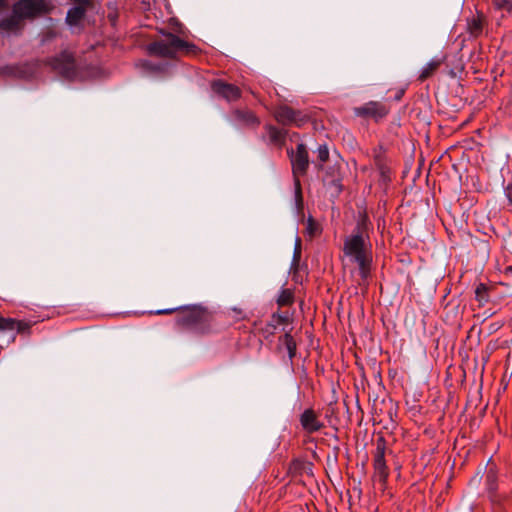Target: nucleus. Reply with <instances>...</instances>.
<instances>
[{"instance_id":"nucleus-1","label":"nucleus","mask_w":512,"mask_h":512,"mask_svg":"<svg viewBox=\"0 0 512 512\" xmlns=\"http://www.w3.org/2000/svg\"><path fill=\"white\" fill-rule=\"evenodd\" d=\"M174 312H178L175 323L180 328L197 335H207L217 330L216 313L202 304L161 309L156 314L168 315Z\"/></svg>"},{"instance_id":"nucleus-2","label":"nucleus","mask_w":512,"mask_h":512,"mask_svg":"<svg viewBox=\"0 0 512 512\" xmlns=\"http://www.w3.org/2000/svg\"><path fill=\"white\" fill-rule=\"evenodd\" d=\"M343 252L358 265L359 275L365 281L370 275L372 250L364 221L358 223L352 234L345 238Z\"/></svg>"},{"instance_id":"nucleus-3","label":"nucleus","mask_w":512,"mask_h":512,"mask_svg":"<svg viewBox=\"0 0 512 512\" xmlns=\"http://www.w3.org/2000/svg\"><path fill=\"white\" fill-rule=\"evenodd\" d=\"M164 36V39L149 44L148 52L151 55L174 59L178 53L191 56L200 51L195 44L186 42L173 33H166Z\"/></svg>"},{"instance_id":"nucleus-4","label":"nucleus","mask_w":512,"mask_h":512,"mask_svg":"<svg viewBox=\"0 0 512 512\" xmlns=\"http://www.w3.org/2000/svg\"><path fill=\"white\" fill-rule=\"evenodd\" d=\"M376 448L373 453L374 480L384 485L389 476V469L385 461V453L387 448L386 440L383 436L376 439Z\"/></svg>"},{"instance_id":"nucleus-5","label":"nucleus","mask_w":512,"mask_h":512,"mask_svg":"<svg viewBox=\"0 0 512 512\" xmlns=\"http://www.w3.org/2000/svg\"><path fill=\"white\" fill-rule=\"evenodd\" d=\"M275 120L282 125L303 126L308 122L309 118L299 110H294L287 105H280L274 110Z\"/></svg>"},{"instance_id":"nucleus-6","label":"nucleus","mask_w":512,"mask_h":512,"mask_svg":"<svg viewBox=\"0 0 512 512\" xmlns=\"http://www.w3.org/2000/svg\"><path fill=\"white\" fill-rule=\"evenodd\" d=\"M292 164L293 177L304 176L309 167V156L306 145L299 143L296 146V151L293 149L287 151Z\"/></svg>"},{"instance_id":"nucleus-7","label":"nucleus","mask_w":512,"mask_h":512,"mask_svg":"<svg viewBox=\"0 0 512 512\" xmlns=\"http://www.w3.org/2000/svg\"><path fill=\"white\" fill-rule=\"evenodd\" d=\"M229 121L238 128L257 129L261 124L259 117L249 109H233Z\"/></svg>"},{"instance_id":"nucleus-8","label":"nucleus","mask_w":512,"mask_h":512,"mask_svg":"<svg viewBox=\"0 0 512 512\" xmlns=\"http://www.w3.org/2000/svg\"><path fill=\"white\" fill-rule=\"evenodd\" d=\"M44 8L43 0H19L14 3L12 11L20 20L31 18L40 13Z\"/></svg>"},{"instance_id":"nucleus-9","label":"nucleus","mask_w":512,"mask_h":512,"mask_svg":"<svg viewBox=\"0 0 512 512\" xmlns=\"http://www.w3.org/2000/svg\"><path fill=\"white\" fill-rule=\"evenodd\" d=\"M49 65L64 77L69 78L75 74L74 58L68 52H63L59 56L51 58Z\"/></svg>"},{"instance_id":"nucleus-10","label":"nucleus","mask_w":512,"mask_h":512,"mask_svg":"<svg viewBox=\"0 0 512 512\" xmlns=\"http://www.w3.org/2000/svg\"><path fill=\"white\" fill-rule=\"evenodd\" d=\"M355 115L363 118H373L379 120L388 114L386 106L377 101H370L362 106L354 108Z\"/></svg>"},{"instance_id":"nucleus-11","label":"nucleus","mask_w":512,"mask_h":512,"mask_svg":"<svg viewBox=\"0 0 512 512\" xmlns=\"http://www.w3.org/2000/svg\"><path fill=\"white\" fill-rule=\"evenodd\" d=\"M299 421L302 429L308 434L316 433L325 426L319 419V414L312 408L305 409L301 413Z\"/></svg>"},{"instance_id":"nucleus-12","label":"nucleus","mask_w":512,"mask_h":512,"mask_svg":"<svg viewBox=\"0 0 512 512\" xmlns=\"http://www.w3.org/2000/svg\"><path fill=\"white\" fill-rule=\"evenodd\" d=\"M211 88L215 94L221 96L228 102L236 101L241 97V90L238 86L222 80L213 81Z\"/></svg>"},{"instance_id":"nucleus-13","label":"nucleus","mask_w":512,"mask_h":512,"mask_svg":"<svg viewBox=\"0 0 512 512\" xmlns=\"http://www.w3.org/2000/svg\"><path fill=\"white\" fill-rule=\"evenodd\" d=\"M286 321L287 317L285 315L274 313L271 320L264 325L255 324V332L261 335L264 339H268L275 334L277 326L285 323Z\"/></svg>"},{"instance_id":"nucleus-14","label":"nucleus","mask_w":512,"mask_h":512,"mask_svg":"<svg viewBox=\"0 0 512 512\" xmlns=\"http://www.w3.org/2000/svg\"><path fill=\"white\" fill-rule=\"evenodd\" d=\"M75 6L67 12L66 22L70 26H77L84 18L86 9L91 5V0H74Z\"/></svg>"},{"instance_id":"nucleus-15","label":"nucleus","mask_w":512,"mask_h":512,"mask_svg":"<svg viewBox=\"0 0 512 512\" xmlns=\"http://www.w3.org/2000/svg\"><path fill=\"white\" fill-rule=\"evenodd\" d=\"M264 129L266 131L269 144L277 146L279 148H281L285 144L287 136L286 130L280 129L271 124H266L264 126Z\"/></svg>"},{"instance_id":"nucleus-16","label":"nucleus","mask_w":512,"mask_h":512,"mask_svg":"<svg viewBox=\"0 0 512 512\" xmlns=\"http://www.w3.org/2000/svg\"><path fill=\"white\" fill-rule=\"evenodd\" d=\"M323 179L325 180L326 184L334 187L335 194L340 193V191L342 189V185H341L342 177L340 174V167L338 165L335 164L333 166L327 167Z\"/></svg>"},{"instance_id":"nucleus-17","label":"nucleus","mask_w":512,"mask_h":512,"mask_svg":"<svg viewBox=\"0 0 512 512\" xmlns=\"http://www.w3.org/2000/svg\"><path fill=\"white\" fill-rule=\"evenodd\" d=\"M22 24V20L14 14L12 11L9 17L0 20V30L11 32L19 30Z\"/></svg>"},{"instance_id":"nucleus-18","label":"nucleus","mask_w":512,"mask_h":512,"mask_svg":"<svg viewBox=\"0 0 512 512\" xmlns=\"http://www.w3.org/2000/svg\"><path fill=\"white\" fill-rule=\"evenodd\" d=\"M443 59L441 58H433L431 61H429L421 70V73L419 75V80L424 81L430 76L434 74V72L440 67L442 64Z\"/></svg>"},{"instance_id":"nucleus-19","label":"nucleus","mask_w":512,"mask_h":512,"mask_svg":"<svg viewBox=\"0 0 512 512\" xmlns=\"http://www.w3.org/2000/svg\"><path fill=\"white\" fill-rule=\"evenodd\" d=\"M483 31V21L482 19L477 16H473L472 18L468 19L467 21V32L470 34L471 37H478L482 34Z\"/></svg>"},{"instance_id":"nucleus-20","label":"nucleus","mask_w":512,"mask_h":512,"mask_svg":"<svg viewBox=\"0 0 512 512\" xmlns=\"http://www.w3.org/2000/svg\"><path fill=\"white\" fill-rule=\"evenodd\" d=\"M280 343L285 346L289 359L292 360L296 355V342L290 333H285L279 339Z\"/></svg>"},{"instance_id":"nucleus-21","label":"nucleus","mask_w":512,"mask_h":512,"mask_svg":"<svg viewBox=\"0 0 512 512\" xmlns=\"http://www.w3.org/2000/svg\"><path fill=\"white\" fill-rule=\"evenodd\" d=\"M329 159V149L326 144L319 145L317 148V161L315 162V166L322 170L324 169V164Z\"/></svg>"},{"instance_id":"nucleus-22","label":"nucleus","mask_w":512,"mask_h":512,"mask_svg":"<svg viewBox=\"0 0 512 512\" xmlns=\"http://www.w3.org/2000/svg\"><path fill=\"white\" fill-rule=\"evenodd\" d=\"M293 303V293L289 289H282L278 298L277 304L279 306H288Z\"/></svg>"},{"instance_id":"nucleus-23","label":"nucleus","mask_w":512,"mask_h":512,"mask_svg":"<svg viewBox=\"0 0 512 512\" xmlns=\"http://www.w3.org/2000/svg\"><path fill=\"white\" fill-rule=\"evenodd\" d=\"M19 329V322L11 318L0 317V330L14 331Z\"/></svg>"},{"instance_id":"nucleus-24","label":"nucleus","mask_w":512,"mask_h":512,"mask_svg":"<svg viewBox=\"0 0 512 512\" xmlns=\"http://www.w3.org/2000/svg\"><path fill=\"white\" fill-rule=\"evenodd\" d=\"M294 180V196L295 202L298 207H301L303 204L302 198V186L299 177H293Z\"/></svg>"},{"instance_id":"nucleus-25","label":"nucleus","mask_w":512,"mask_h":512,"mask_svg":"<svg viewBox=\"0 0 512 512\" xmlns=\"http://www.w3.org/2000/svg\"><path fill=\"white\" fill-rule=\"evenodd\" d=\"M306 232L310 237H314L321 232L319 224L311 216L307 219Z\"/></svg>"},{"instance_id":"nucleus-26","label":"nucleus","mask_w":512,"mask_h":512,"mask_svg":"<svg viewBox=\"0 0 512 512\" xmlns=\"http://www.w3.org/2000/svg\"><path fill=\"white\" fill-rule=\"evenodd\" d=\"M143 69L150 72H163L165 70V65L161 63H153L149 60H144L141 63Z\"/></svg>"},{"instance_id":"nucleus-27","label":"nucleus","mask_w":512,"mask_h":512,"mask_svg":"<svg viewBox=\"0 0 512 512\" xmlns=\"http://www.w3.org/2000/svg\"><path fill=\"white\" fill-rule=\"evenodd\" d=\"M301 258V240L300 238H296L294 252H293V259H292V266L295 267L299 264Z\"/></svg>"},{"instance_id":"nucleus-28","label":"nucleus","mask_w":512,"mask_h":512,"mask_svg":"<svg viewBox=\"0 0 512 512\" xmlns=\"http://www.w3.org/2000/svg\"><path fill=\"white\" fill-rule=\"evenodd\" d=\"M494 5L498 9L510 11L512 9V0H493Z\"/></svg>"},{"instance_id":"nucleus-29","label":"nucleus","mask_w":512,"mask_h":512,"mask_svg":"<svg viewBox=\"0 0 512 512\" xmlns=\"http://www.w3.org/2000/svg\"><path fill=\"white\" fill-rule=\"evenodd\" d=\"M374 163L375 166L382 165L385 163V156L381 147L374 150Z\"/></svg>"},{"instance_id":"nucleus-30","label":"nucleus","mask_w":512,"mask_h":512,"mask_svg":"<svg viewBox=\"0 0 512 512\" xmlns=\"http://www.w3.org/2000/svg\"><path fill=\"white\" fill-rule=\"evenodd\" d=\"M376 167L380 171V174H381L382 177L385 178V177L388 176L389 168L387 167L386 163H384L382 165H378Z\"/></svg>"},{"instance_id":"nucleus-31","label":"nucleus","mask_w":512,"mask_h":512,"mask_svg":"<svg viewBox=\"0 0 512 512\" xmlns=\"http://www.w3.org/2000/svg\"><path fill=\"white\" fill-rule=\"evenodd\" d=\"M505 194L509 200V202L512 204V182L507 185L505 188Z\"/></svg>"},{"instance_id":"nucleus-32","label":"nucleus","mask_w":512,"mask_h":512,"mask_svg":"<svg viewBox=\"0 0 512 512\" xmlns=\"http://www.w3.org/2000/svg\"><path fill=\"white\" fill-rule=\"evenodd\" d=\"M403 96V90H399L397 94L395 95L396 100H400Z\"/></svg>"},{"instance_id":"nucleus-33","label":"nucleus","mask_w":512,"mask_h":512,"mask_svg":"<svg viewBox=\"0 0 512 512\" xmlns=\"http://www.w3.org/2000/svg\"><path fill=\"white\" fill-rule=\"evenodd\" d=\"M482 289H485V287L483 285L477 287V289H476L477 296H480V293H482Z\"/></svg>"},{"instance_id":"nucleus-34","label":"nucleus","mask_w":512,"mask_h":512,"mask_svg":"<svg viewBox=\"0 0 512 512\" xmlns=\"http://www.w3.org/2000/svg\"><path fill=\"white\" fill-rule=\"evenodd\" d=\"M6 5V0H0V9L4 8Z\"/></svg>"},{"instance_id":"nucleus-35","label":"nucleus","mask_w":512,"mask_h":512,"mask_svg":"<svg viewBox=\"0 0 512 512\" xmlns=\"http://www.w3.org/2000/svg\"><path fill=\"white\" fill-rule=\"evenodd\" d=\"M508 271H510L512 273V266L508 267L507 269Z\"/></svg>"}]
</instances>
